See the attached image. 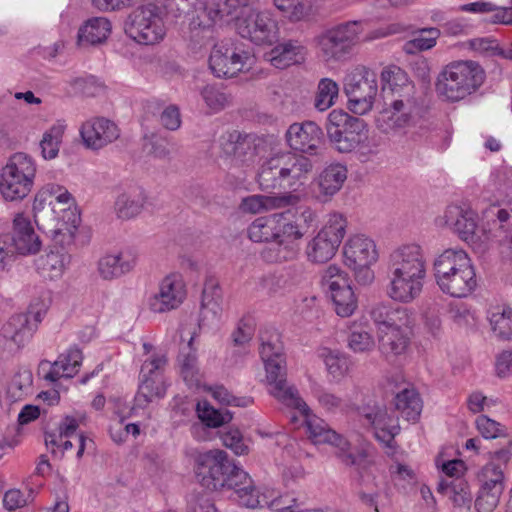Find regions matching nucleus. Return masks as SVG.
Returning a JSON list of instances; mask_svg holds the SVG:
<instances>
[{"mask_svg":"<svg viewBox=\"0 0 512 512\" xmlns=\"http://www.w3.org/2000/svg\"><path fill=\"white\" fill-rule=\"evenodd\" d=\"M198 475H202L203 485L211 490H227L229 497L247 508L267 507L273 512L277 508L295 506L297 500L290 495H275L273 491L260 494L253 480L241 467L228 459L223 450H209L200 454Z\"/></svg>","mask_w":512,"mask_h":512,"instance_id":"obj_1","label":"nucleus"},{"mask_svg":"<svg viewBox=\"0 0 512 512\" xmlns=\"http://www.w3.org/2000/svg\"><path fill=\"white\" fill-rule=\"evenodd\" d=\"M73 198L58 184L48 183L36 194L33 211L38 228L61 246L73 242L79 217L70 209Z\"/></svg>","mask_w":512,"mask_h":512,"instance_id":"obj_2","label":"nucleus"},{"mask_svg":"<svg viewBox=\"0 0 512 512\" xmlns=\"http://www.w3.org/2000/svg\"><path fill=\"white\" fill-rule=\"evenodd\" d=\"M386 295L399 303H411L423 290L426 277V259L417 244H406L394 249L387 263Z\"/></svg>","mask_w":512,"mask_h":512,"instance_id":"obj_3","label":"nucleus"},{"mask_svg":"<svg viewBox=\"0 0 512 512\" xmlns=\"http://www.w3.org/2000/svg\"><path fill=\"white\" fill-rule=\"evenodd\" d=\"M433 271L440 290L451 297L465 298L477 287L474 267L464 250H445L434 260Z\"/></svg>","mask_w":512,"mask_h":512,"instance_id":"obj_4","label":"nucleus"},{"mask_svg":"<svg viewBox=\"0 0 512 512\" xmlns=\"http://www.w3.org/2000/svg\"><path fill=\"white\" fill-rule=\"evenodd\" d=\"M313 168L309 158L292 152L274 154L263 162L257 175L262 190H297Z\"/></svg>","mask_w":512,"mask_h":512,"instance_id":"obj_5","label":"nucleus"},{"mask_svg":"<svg viewBox=\"0 0 512 512\" xmlns=\"http://www.w3.org/2000/svg\"><path fill=\"white\" fill-rule=\"evenodd\" d=\"M486 73L473 60L453 61L439 73L436 82L438 95L448 102H459L476 93L483 85Z\"/></svg>","mask_w":512,"mask_h":512,"instance_id":"obj_6","label":"nucleus"},{"mask_svg":"<svg viewBox=\"0 0 512 512\" xmlns=\"http://www.w3.org/2000/svg\"><path fill=\"white\" fill-rule=\"evenodd\" d=\"M301 416L312 441L315 444L327 443L334 446L337 449L336 455L343 464L354 467L359 473L367 471L373 464L372 455L367 448L361 447L353 452L349 442L332 430L324 420L312 415L310 409L308 414Z\"/></svg>","mask_w":512,"mask_h":512,"instance_id":"obj_7","label":"nucleus"},{"mask_svg":"<svg viewBox=\"0 0 512 512\" xmlns=\"http://www.w3.org/2000/svg\"><path fill=\"white\" fill-rule=\"evenodd\" d=\"M125 33L141 45L162 42L167 33L162 8L154 3H147L134 9L127 17Z\"/></svg>","mask_w":512,"mask_h":512,"instance_id":"obj_8","label":"nucleus"},{"mask_svg":"<svg viewBox=\"0 0 512 512\" xmlns=\"http://www.w3.org/2000/svg\"><path fill=\"white\" fill-rule=\"evenodd\" d=\"M35 175L34 159L22 152L15 153L0 173V193L9 201L25 198L33 187Z\"/></svg>","mask_w":512,"mask_h":512,"instance_id":"obj_9","label":"nucleus"},{"mask_svg":"<svg viewBox=\"0 0 512 512\" xmlns=\"http://www.w3.org/2000/svg\"><path fill=\"white\" fill-rule=\"evenodd\" d=\"M251 0H211L201 12L194 16L189 29L191 39L197 38L200 31H209L215 24H229L236 21V25L242 20L250 7Z\"/></svg>","mask_w":512,"mask_h":512,"instance_id":"obj_10","label":"nucleus"},{"mask_svg":"<svg viewBox=\"0 0 512 512\" xmlns=\"http://www.w3.org/2000/svg\"><path fill=\"white\" fill-rule=\"evenodd\" d=\"M326 131L336 150L349 153L367 138L368 126L363 119L335 109L327 117Z\"/></svg>","mask_w":512,"mask_h":512,"instance_id":"obj_11","label":"nucleus"},{"mask_svg":"<svg viewBox=\"0 0 512 512\" xmlns=\"http://www.w3.org/2000/svg\"><path fill=\"white\" fill-rule=\"evenodd\" d=\"M347 221L340 213H331L325 225L310 239L305 247L308 262L325 264L337 253L346 234Z\"/></svg>","mask_w":512,"mask_h":512,"instance_id":"obj_12","label":"nucleus"},{"mask_svg":"<svg viewBox=\"0 0 512 512\" xmlns=\"http://www.w3.org/2000/svg\"><path fill=\"white\" fill-rule=\"evenodd\" d=\"M344 92L352 113L367 114L372 110L378 94L377 74L365 66L353 68L345 77Z\"/></svg>","mask_w":512,"mask_h":512,"instance_id":"obj_13","label":"nucleus"},{"mask_svg":"<svg viewBox=\"0 0 512 512\" xmlns=\"http://www.w3.org/2000/svg\"><path fill=\"white\" fill-rule=\"evenodd\" d=\"M361 34L360 23L351 21L327 29L315 37L319 57L325 62L345 59Z\"/></svg>","mask_w":512,"mask_h":512,"instance_id":"obj_14","label":"nucleus"},{"mask_svg":"<svg viewBox=\"0 0 512 512\" xmlns=\"http://www.w3.org/2000/svg\"><path fill=\"white\" fill-rule=\"evenodd\" d=\"M343 257L345 265L354 271L358 283H372L374 272L370 267L378 260L374 240L363 234L350 236L343 246Z\"/></svg>","mask_w":512,"mask_h":512,"instance_id":"obj_15","label":"nucleus"},{"mask_svg":"<svg viewBox=\"0 0 512 512\" xmlns=\"http://www.w3.org/2000/svg\"><path fill=\"white\" fill-rule=\"evenodd\" d=\"M254 56L232 41H221L213 46L209 56V68L218 78H232L249 70Z\"/></svg>","mask_w":512,"mask_h":512,"instance_id":"obj_16","label":"nucleus"},{"mask_svg":"<svg viewBox=\"0 0 512 512\" xmlns=\"http://www.w3.org/2000/svg\"><path fill=\"white\" fill-rule=\"evenodd\" d=\"M237 31L242 38L258 46H271L280 38L279 22L270 9H249L237 24Z\"/></svg>","mask_w":512,"mask_h":512,"instance_id":"obj_17","label":"nucleus"},{"mask_svg":"<svg viewBox=\"0 0 512 512\" xmlns=\"http://www.w3.org/2000/svg\"><path fill=\"white\" fill-rule=\"evenodd\" d=\"M321 286L331 299L336 314L351 316L357 308V298L349 283V277L337 265H329L322 273Z\"/></svg>","mask_w":512,"mask_h":512,"instance_id":"obj_18","label":"nucleus"},{"mask_svg":"<svg viewBox=\"0 0 512 512\" xmlns=\"http://www.w3.org/2000/svg\"><path fill=\"white\" fill-rule=\"evenodd\" d=\"M304 236L299 226L287 212L274 214V242L272 248L263 252V257L270 262H281L296 256V242Z\"/></svg>","mask_w":512,"mask_h":512,"instance_id":"obj_19","label":"nucleus"},{"mask_svg":"<svg viewBox=\"0 0 512 512\" xmlns=\"http://www.w3.org/2000/svg\"><path fill=\"white\" fill-rule=\"evenodd\" d=\"M167 359L164 355H157L144 361L141 367V383L135 396L136 406L144 408L154 399L163 398L166 394V385L161 374Z\"/></svg>","mask_w":512,"mask_h":512,"instance_id":"obj_20","label":"nucleus"},{"mask_svg":"<svg viewBox=\"0 0 512 512\" xmlns=\"http://www.w3.org/2000/svg\"><path fill=\"white\" fill-rule=\"evenodd\" d=\"M418 111L416 98H394L376 119L377 128L384 134H395L408 127Z\"/></svg>","mask_w":512,"mask_h":512,"instance_id":"obj_21","label":"nucleus"},{"mask_svg":"<svg viewBox=\"0 0 512 512\" xmlns=\"http://www.w3.org/2000/svg\"><path fill=\"white\" fill-rule=\"evenodd\" d=\"M360 417L373 428L376 439L392 450L394 438L400 432L398 417L380 405L362 407Z\"/></svg>","mask_w":512,"mask_h":512,"instance_id":"obj_22","label":"nucleus"},{"mask_svg":"<svg viewBox=\"0 0 512 512\" xmlns=\"http://www.w3.org/2000/svg\"><path fill=\"white\" fill-rule=\"evenodd\" d=\"M83 145L90 150H100L120 136L118 126L105 117H92L80 127Z\"/></svg>","mask_w":512,"mask_h":512,"instance_id":"obj_23","label":"nucleus"},{"mask_svg":"<svg viewBox=\"0 0 512 512\" xmlns=\"http://www.w3.org/2000/svg\"><path fill=\"white\" fill-rule=\"evenodd\" d=\"M36 326L29 314L11 316L0 329V350L13 352L22 348L32 338Z\"/></svg>","mask_w":512,"mask_h":512,"instance_id":"obj_24","label":"nucleus"},{"mask_svg":"<svg viewBox=\"0 0 512 512\" xmlns=\"http://www.w3.org/2000/svg\"><path fill=\"white\" fill-rule=\"evenodd\" d=\"M482 485L475 501L478 512H492L503 492V472L494 463L487 464L481 473Z\"/></svg>","mask_w":512,"mask_h":512,"instance_id":"obj_25","label":"nucleus"},{"mask_svg":"<svg viewBox=\"0 0 512 512\" xmlns=\"http://www.w3.org/2000/svg\"><path fill=\"white\" fill-rule=\"evenodd\" d=\"M186 292L178 274L166 276L159 284V290L148 299V306L155 313L176 309L185 299Z\"/></svg>","mask_w":512,"mask_h":512,"instance_id":"obj_26","label":"nucleus"},{"mask_svg":"<svg viewBox=\"0 0 512 512\" xmlns=\"http://www.w3.org/2000/svg\"><path fill=\"white\" fill-rule=\"evenodd\" d=\"M82 359L80 349L71 347L66 352L61 353L53 363L47 360L41 361L38 367V374L51 383L61 378H72L78 373Z\"/></svg>","mask_w":512,"mask_h":512,"instance_id":"obj_27","label":"nucleus"},{"mask_svg":"<svg viewBox=\"0 0 512 512\" xmlns=\"http://www.w3.org/2000/svg\"><path fill=\"white\" fill-rule=\"evenodd\" d=\"M10 240L19 255H33L40 251L42 242L35 232L30 217L25 213H17L13 218V229Z\"/></svg>","mask_w":512,"mask_h":512,"instance_id":"obj_28","label":"nucleus"},{"mask_svg":"<svg viewBox=\"0 0 512 512\" xmlns=\"http://www.w3.org/2000/svg\"><path fill=\"white\" fill-rule=\"evenodd\" d=\"M322 130L314 122L293 123L286 132V140L291 149L314 154L322 139Z\"/></svg>","mask_w":512,"mask_h":512,"instance_id":"obj_29","label":"nucleus"},{"mask_svg":"<svg viewBox=\"0 0 512 512\" xmlns=\"http://www.w3.org/2000/svg\"><path fill=\"white\" fill-rule=\"evenodd\" d=\"M138 262L134 249H125L117 254H106L97 263L99 276L104 280H113L131 272Z\"/></svg>","mask_w":512,"mask_h":512,"instance_id":"obj_30","label":"nucleus"},{"mask_svg":"<svg viewBox=\"0 0 512 512\" xmlns=\"http://www.w3.org/2000/svg\"><path fill=\"white\" fill-rule=\"evenodd\" d=\"M256 136L242 134L239 131H232L221 139L223 153L235 160L236 164L253 161L258 154Z\"/></svg>","mask_w":512,"mask_h":512,"instance_id":"obj_31","label":"nucleus"},{"mask_svg":"<svg viewBox=\"0 0 512 512\" xmlns=\"http://www.w3.org/2000/svg\"><path fill=\"white\" fill-rule=\"evenodd\" d=\"M222 292L216 279L205 281L198 326L213 327L218 324L222 313Z\"/></svg>","mask_w":512,"mask_h":512,"instance_id":"obj_32","label":"nucleus"},{"mask_svg":"<svg viewBox=\"0 0 512 512\" xmlns=\"http://www.w3.org/2000/svg\"><path fill=\"white\" fill-rule=\"evenodd\" d=\"M306 56V46L302 42L293 39L278 43L265 54L266 60L277 69L302 64L305 62Z\"/></svg>","mask_w":512,"mask_h":512,"instance_id":"obj_33","label":"nucleus"},{"mask_svg":"<svg viewBox=\"0 0 512 512\" xmlns=\"http://www.w3.org/2000/svg\"><path fill=\"white\" fill-rule=\"evenodd\" d=\"M370 317L377 333L398 328H409L410 317L408 310L394 307L390 304L378 303L370 310Z\"/></svg>","mask_w":512,"mask_h":512,"instance_id":"obj_34","label":"nucleus"},{"mask_svg":"<svg viewBox=\"0 0 512 512\" xmlns=\"http://www.w3.org/2000/svg\"><path fill=\"white\" fill-rule=\"evenodd\" d=\"M443 220L461 239L468 241L473 238L477 228V216L474 211L458 205H449L444 212Z\"/></svg>","mask_w":512,"mask_h":512,"instance_id":"obj_35","label":"nucleus"},{"mask_svg":"<svg viewBox=\"0 0 512 512\" xmlns=\"http://www.w3.org/2000/svg\"><path fill=\"white\" fill-rule=\"evenodd\" d=\"M347 172L346 166L340 163L325 167L317 178L318 199L322 202L330 200L342 188Z\"/></svg>","mask_w":512,"mask_h":512,"instance_id":"obj_36","label":"nucleus"},{"mask_svg":"<svg viewBox=\"0 0 512 512\" xmlns=\"http://www.w3.org/2000/svg\"><path fill=\"white\" fill-rule=\"evenodd\" d=\"M383 89L389 88L395 93L394 98H416L414 84L407 73L396 65L384 68L381 72Z\"/></svg>","mask_w":512,"mask_h":512,"instance_id":"obj_37","label":"nucleus"},{"mask_svg":"<svg viewBox=\"0 0 512 512\" xmlns=\"http://www.w3.org/2000/svg\"><path fill=\"white\" fill-rule=\"evenodd\" d=\"M293 196L281 195H251L242 199L240 209L243 212L258 214L270 210L284 208L292 204Z\"/></svg>","mask_w":512,"mask_h":512,"instance_id":"obj_38","label":"nucleus"},{"mask_svg":"<svg viewBox=\"0 0 512 512\" xmlns=\"http://www.w3.org/2000/svg\"><path fill=\"white\" fill-rule=\"evenodd\" d=\"M112 30V25L106 17H92L78 30L80 46L97 45L105 42Z\"/></svg>","mask_w":512,"mask_h":512,"instance_id":"obj_39","label":"nucleus"},{"mask_svg":"<svg viewBox=\"0 0 512 512\" xmlns=\"http://www.w3.org/2000/svg\"><path fill=\"white\" fill-rule=\"evenodd\" d=\"M347 347L356 354H369L376 347V341L367 322L353 321L348 326Z\"/></svg>","mask_w":512,"mask_h":512,"instance_id":"obj_40","label":"nucleus"},{"mask_svg":"<svg viewBox=\"0 0 512 512\" xmlns=\"http://www.w3.org/2000/svg\"><path fill=\"white\" fill-rule=\"evenodd\" d=\"M379 351L386 357L403 355L409 346L408 328H398L377 333Z\"/></svg>","mask_w":512,"mask_h":512,"instance_id":"obj_41","label":"nucleus"},{"mask_svg":"<svg viewBox=\"0 0 512 512\" xmlns=\"http://www.w3.org/2000/svg\"><path fill=\"white\" fill-rule=\"evenodd\" d=\"M394 404L396 410L408 421H416L423 408L419 393L410 385H406L396 392Z\"/></svg>","mask_w":512,"mask_h":512,"instance_id":"obj_42","label":"nucleus"},{"mask_svg":"<svg viewBox=\"0 0 512 512\" xmlns=\"http://www.w3.org/2000/svg\"><path fill=\"white\" fill-rule=\"evenodd\" d=\"M269 393L286 407L298 410L300 415L308 414L309 406L301 398L297 388L289 385L286 379L269 385Z\"/></svg>","mask_w":512,"mask_h":512,"instance_id":"obj_43","label":"nucleus"},{"mask_svg":"<svg viewBox=\"0 0 512 512\" xmlns=\"http://www.w3.org/2000/svg\"><path fill=\"white\" fill-rule=\"evenodd\" d=\"M437 492L448 496L455 506L467 507L468 509L472 503V493L468 483L464 479L451 480L440 479Z\"/></svg>","mask_w":512,"mask_h":512,"instance_id":"obj_44","label":"nucleus"},{"mask_svg":"<svg viewBox=\"0 0 512 512\" xmlns=\"http://www.w3.org/2000/svg\"><path fill=\"white\" fill-rule=\"evenodd\" d=\"M67 260V255L60 252L51 251L38 257L35 261V265L38 273L42 277L54 280L60 278L63 275L68 263Z\"/></svg>","mask_w":512,"mask_h":512,"instance_id":"obj_45","label":"nucleus"},{"mask_svg":"<svg viewBox=\"0 0 512 512\" xmlns=\"http://www.w3.org/2000/svg\"><path fill=\"white\" fill-rule=\"evenodd\" d=\"M488 320L494 335L499 340H512V308L495 306L488 312Z\"/></svg>","mask_w":512,"mask_h":512,"instance_id":"obj_46","label":"nucleus"},{"mask_svg":"<svg viewBox=\"0 0 512 512\" xmlns=\"http://www.w3.org/2000/svg\"><path fill=\"white\" fill-rule=\"evenodd\" d=\"M144 203L145 197L142 192H124L117 197L114 210L118 218L129 220L142 211Z\"/></svg>","mask_w":512,"mask_h":512,"instance_id":"obj_47","label":"nucleus"},{"mask_svg":"<svg viewBox=\"0 0 512 512\" xmlns=\"http://www.w3.org/2000/svg\"><path fill=\"white\" fill-rule=\"evenodd\" d=\"M320 356L328 374L334 381H340L349 373L351 360L346 354L324 348L321 350Z\"/></svg>","mask_w":512,"mask_h":512,"instance_id":"obj_48","label":"nucleus"},{"mask_svg":"<svg viewBox=\"0 0 512 512\" xmlns=\"http://www.w3.org/2000/svg\"><path fill=\"white\" fill-rule=\"evenodd\" d=\"M196 412L201 420L207 427L217 428L232 419V414L226 409H215L206 400L199 401L196 405Z\"/></svg>","mask_w":512,"mask_h":512,"instance_id":"obj_49","label":"nucleus"},{"mask_svg":"<svg viewBox=\"0 0 512 512\" xmlns=\"http://www.w3.org/2000/svg\"><path fill=\"white\" fill-rule=\"evenodd\" d=\"M339 95V86L331 78L320 79L314 99V107L320 111H326L331 108Z\"/></svg>","mask_w":512,"mask_h":512,"instance_id":"obj_50","label":"nucleus"},{"mask_svg":"<svg viewBox=\"0 0 512 512\" xmlns=\"http://www.w3.org/2000/svg\"><path fill=\"white\" fill-rule=\"evenodd\" d=\"M196 337V332H193L188 340L189 352L179 355V362L181 366V374L184 381L192 385H197L200 381V373L197 367L196 350L192 347L193 341Z\"/></svg>","mask_w":512,"mask_h":512,"instance_id":"obj_51","label":"nucleus"},{"mask_svg":"<svg viewBox=\"0 0 512 512\" xmlns=\"http://www.w3.org/2000/svg\"><path fill=\"white\" fill-rule=\"evenodd\" d=\"M65 126L55 124L44 132L39 143L41 155L45 160H51L57 157L62 143Z\"/></svg>","mask_w":512,"mask_h":512,"instance_id":"obj_52","label":"nucleus"},{"mask_svg":"<svg viewBox=\"0 0 512 512\" xmlns=\"http://www.w3.org/2000/svg\"><path fill=\"white\" fill-rule=\"evenodd\" d=\"M440 35L441 31L436 27L422 28L405 44L404 49L407 53L430 50L436 45Z\"/></svg>","mask_w":512,"mask_h":512,"instance_id":"obj_53","label":"nucleus"},{"mask_svg":"<svg viewBox=\"0 0 512 512\" xmlns=\"http://www.w3.org/2000/svg\"><path fill=\"white\" fill-rule=\"evenodd\" d=\"M250 240L256 243L274 242V214L256 218L248 227Z\"/></svg>","mask_w":512,"mask_h":512,"instance_id":"obj_54","label":"nucleus"},{"mask_svg":"<svg viewBox=\"0 0 512 512\" xmlns=\"http://www.w3.org/2000/svg\"><path fill=\"white\" fill-rule=\"evenodd\" d=\"M260 356L263 361H269L270 358L284 357L283 344L280 335L276 332H262L260 335Z\"/></svg>","mask_w":512,"mask_h":512,"instance_id":"obj_55","label":"nucleus"},{"mask_svg":"<svg viewBox=\"0 0 512 512\" xmlns=\"http://www.w3.org/2000/svg\"><path fill=\"white\" fill-rule=\"evenodd\" d=\"M273 4L291 22L305 19L310 11L303 0H273Z\"/></svg>","mask_w":512,"mask_h":512,"instance_id":"obj_56","label":"nucleus"},{"mask_svg":"<svg viewBox=\"0 0 512 512\" xmlns=\"http://www.w3.org/2000/svg\"><path fill=\"white\" fill-rule=\"evenodd\" d=\"M201 96L207 107L214 112L223 110L230 103V96L214 85H206L201 90Z\"/></svg>","mask_w":512,"mask_h":512,"instance_id":"obj_57","label":"nucleus"},{"mask_svg":"<svg viewBox=\"0 0 512 512\" xmlns=\"http://www.w3.org/2000/svg\"><path fill=\"white\" fill-rule=\"evenodd\" d=\"M313 396L317 399L319 405L329 412L342 411L346 406L344 400L336 394L316 386L312 389Z\"/></svg>","mask_w":512,"mask_h":512,"instance_id":"obj_58","label":"nucleus"},{"mask_svg":"<svg viewBox=\"0 0 512 512\" xmlns=\"http://www.w3.org/2000/svg\"><path fill=\"white\" fill-rule=\"evenodd\" d=\"M478 432L485 439H495L506 436V429L497 421L486 415H480L475 421Z\"/></svg>","mask_w":512,"mask_h":512,"instance_id":"obj_59","label":"nucleus"},{"mask_svg":"<svg viewBox=\"0 0 512 512\" xmlns=\"http://www.w3.org/2000/svg\"><path fill=\"white\" fill-rule=\"evenodd\" d=\"M266 371L268 385L275 384L277 381L285 380L287 376L286 358H270L269 361H263Z\"/></svg>","mask_w":512,"mask_h":512,"instance_id":"obj_60","label":"nucleus"},{"mask_svg":"<svg viewBox=\"0 0 512 512\" xmlns=\"http://www.w3.org/2000/svg\"><path fill=\"white\" fill-rule=\"evenodd\" d=\"M34 491L29 489L28 494L25 495L19 489H10L5 492L3 497V505L5 509L9 511H14L16 509L22 508L33 501L34 499Z\"/></svg>","mask_w":512,"mask_h":512,"instance_id":"obj_61","label":"nucleus"},{"mask_svg":"<svg viewBox=\"0 0 512 512\" xmlns=\"http://www.w3.org/2000/svg\"><path fill=\"white\" fill-rule=\"evenodd\" d=\"M212 396L222 404L237 407H248L252 404L251 397H237L228 391L224 386H215L211 389Z\"/></svg>","mask_w":512,"mask_h":512,"instance_id":"obj_62","label":"nucleus"},{"mask_svg":"<svg viewBox=\"0 0 512 512\" xmlns=\"http://www.w3.org/2000/svg\"><path fill=\"white\" fill-rule=\"evenodd\" d=\"M254 335V321L250 317L242 318L236 330L232 333L233 343L236 346H245Z\"/></svg>","mask_w":512,"mask_h":512,"instance_id":"obj_63","label":"nucleus"},{"mask_svg":"<svg viewBox=\"0 0 512 512\" xmlns=\"http://www.w3.org/2000/svg\"><path fill=\"white\" fill-rule=\"evenodd\" d=\"M222 441L225 447L238 456L246 455L249 452V447L244 443L243 436L238 429H231L224 433Z\"/></svg>","mask_w":512,"mask_h":512,"instance_id":"obj_64","label":"nucleus"}]
</instances>
